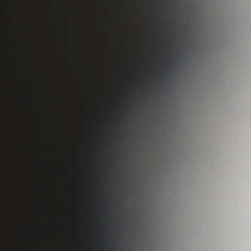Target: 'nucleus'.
<instances>
[{
	"instance_id": "obj_1",
	"label": "nucleus",
	"mask_w": 251,
	"mask_h": 251,
	"mask_svg": "<svg viewBox=\"0 0 251 251\" xmlns=\"http://www.w3.org/2000/svg\"><path fill=\"white\" fill-rule=\"evenodd\" d=\"M11 2L14 7V9L12 10V14L15 16L17 12L19 11V7L17 3L16 0H11Z\"/></svg>"
}]
</instances>
